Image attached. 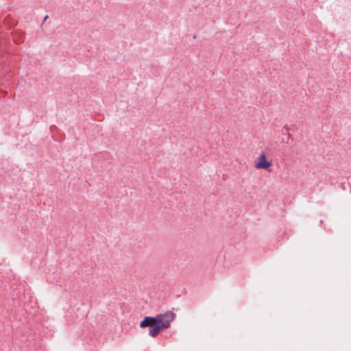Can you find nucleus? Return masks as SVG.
Here are the masks:
<instances>
[{"mask_svg": "<svg viewBox=\"0 0 351 351\" xmlns=\"http://www.w3.org/2000/svg\"><path fill=\"white\" fill-rule=\"evenodd\" d=\"M47 18H48V16H47V15H46V16H45V18H44L43 22H45V21L47 20Z\"/></svg>", "mask_w": 351, "mask_h": 351, "instance_id": "5", "label": "nucleus"}, {"mask_svg": "<svg viewBox=\"0 0 351 351\" xmlns=\"http://www.w3.org/2000/svg\"><path fill=\"white\" fill-rule=\"evenodd\" d=\"M288 130H289V128H288L287 127H286V126H285V127L282 128V133H283V134H284V131L287 132Z\"/></svg>", "mask_w": 351, "mask_h": 351, "instance_id": "4", "label": "nucleus"}, {"mask_svg": "<svg viewBox=\"0 0 351 351\" xmlns=\"http://www.w3.org/2000/svg\"><path fill=\"white\" fill-rule=\"evenodd\" d=\"M271 165V162H269L265 155V154H261L256 159L255 162V167L258 169H267Z\"/></svg>", "mask_w": 351, "mask_h": 351, "instance_id": "3", "label": "nucleus"}, {"mask_svg": "<svg viewBox=\"0 0 351 351\" xmlns=\"http://www.w3.org/2000/svg\"><path fill=\"white\" fill-rule=\"evenodd\" d=\"M139 326L141 328L149 327V335L152 337H156L160 333L159 325L157 324L155 316L145 317L144 319L140 322Z\"/></svg>", "mask_w": 351, "mask_h": 351, "instance_id": "1", "label": "nucleus"}, {"mask_svg": "<svg viewBox=\"0 0 351 351\" xmlns=\"http://www.w3.org/2000/svg\"><path fill=\"white\" fill-rule=\"evenodd\" d=\"M155 317L160 332L162 330L169 328L171 322L176 318V314L171 311H167L165 313L157 314Z\"/></svg>", "mask_w": 351, "mask_h": 351, "instance_id": "2", "label": "nucleus"}]
</instances>
